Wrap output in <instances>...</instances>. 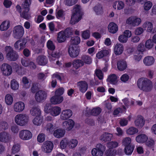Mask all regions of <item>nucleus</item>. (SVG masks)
Returning a JSON list of instances; mask_svg holds the SVG:
<instances>
[{
  "mask_svg": "<svg viewBox=\"0 0 156 156\" xmlns=\"http://www.w3.org/2000/svg\"><path fill=\"white\" fill-rule=\"evenodd\" d=\"M90 32L89 30H86L82 32V37L84 39L86 40L89 38Z\"/></svg>",
  "mask_w": 156,
  "mask_h": 156,
  "instance_id": "4d7b16f0",
  "label": "nucleus"
},
{
  "mask_svg": "<svg viewBox=\"0 0 156 156\" xmlns=\"http://www.w3.org/2000/svg\"><path fill=\"white\" fill-rule=\"evenodd\" d=\"M80 51V48L77 45H70L68 48V53L71 58H75L77 57L79 54Z\"/></svg>",
  "mask_w": 156,
  "mask_h": 156,
  "instance_id": "1a4fd4ad",
  "label": "nucleus"
},
{
  "mask_svg": "<svg viewBox=\"0 0 156 156\" xmlns=\"http://www.w3.org/2000/svg\"><path fill=\"white\" fill-rule=\"evenodd\" d=\"M93 9L97 15H101L103 13L102 7L100 5H96L94 7Z\"/></svg>",
  "mask_w": 156,
  "mask_h": 156,
  "instance_id": "49530a36",
  "label": "nucleus"
},
{
  "mask_svg": "<svg viewBox=\"0 0 156 156\" xmlns=\"http://www.w3.org/2000/svg\"><path fill=\"white\" fill-rule=\"evenodd\" d=\"M143 28L147 29L148 32H152L153 28L152 23L150 22L147 21L144 23L142 26Z\"/></svg>",
  "mask_w": 156,
  "mask_h": 156,
  "instance_id": "ea45409f",
  "label": "nucleus"
},
{
  "mask_svg": "<svg viewBox=\"0 0 156 156\" xmlns=\"http://www.w3.org/2000/svg\"><path fill=\"white\" fill-rule=\"evenodd\" d=\"M21 63L23 66L26 67L29 66L30 68L32 67L33 68H35L36 67L35 65L33 62H30L28 60H22Z\"/></svg>",
  "mask_w": 156,
  "mask_h": 156,
  "instance_id": "a18cd8bd",
  "label": "nucleus"
},
{
  "mask_svg": "<svg viewBox=\"0 0 156 156\" xmlns=\"http://www.w3.org/2000/svg\"><path fill=\"white\" fill-rule=\"evenodd\" d=\"M72 114V112L70 109L64 110L62 111L60 115V119L62 120H66L70 118Z\"/></svg>",
  "mask_w": 156,
  "mask_h": 156,
  "instance_id": "f3484780",
  "label": "nucleus"
},
{
  "mask_svg": "<svg viewBox=\"0 0 156 156\" xmlns=\"http://www.w3.org/2000/svg\"><path fill=\"white\" fill-rule=\"evenodd\" d=\"M14 121L17 125L21 126H25L28 123L29 121V117L25 114H18L15 116Z\"/></svg>",
  "mask_w": 156,
  "mask_h": 156,
  "instance_id": "7ed1b4c3",
  "label": "nucleus"
},
{
  "mask_svg": "<svg viewBox=\"0 0 156 156\" xmlns=\"http://www.w3.org/2000/svg\"><path fill=\"white\" fill-rule=\"evenodd\" d=\"M44 111L47 113H49L53 116L58 115L61 113V109L60 107L55 106L52 107L49 104H46L44 106Z\"/></svg>",
  "mask_w": 156,
  "mask_h": 156,
  "instance_id": "20e7f679",
  "label": "nucleus"
},
{
  "mask_svg": "<svg viewBox=\"0 0 156 156\" xmlns=\"http://www.w3.org/2000/svg\"><path fill=\"white\" fill-rule=\"evenodd\" d=\"M126 109V108L125 107H123L122 109L120 108H118L114 111L113 114L114 115H117L120 113L124 112Z\"/></svg>",
  "mask_w": 156,
  "mask_h": 156,
  "instance_id": "e2e57ef3",
  "label": "nucleus"
},
{
  "mask_svg": "<svg viewBox=\"0 0 156 156\" xmlns=\"http://www.w3.org/2000/svg\"><path fill=\"white\" fill-rule=\"evenodd\" d=\"M106 146L108 149L105 151L106 155L107 156H114L116 152L115 148L118 147V143L115 141L110 142L107 144Z\"/></svg>",
  "mask_w": 156,
  "mask_h": 156,
  "instance_id": "39448f33",
  "label": "nucleus"
},
{
  "mask_svg": "<svg viewBox=\"0 0 156 156\" xmlns=\"http://www.w3.org/2000/svg\"><path fill=\"white\" fill-rule=\"evenodd\" d=\"M136 142L139 143H143L148 140V137L145 134H142L137 136L136 138Z\"/></svg>",
  "mask_w": 156,
  "mask_h": 156,
  "instance_id": "72a5a7b5",
  "label": "nucleus"
},
{
  "mask_svg": "<svg viewBox=\"0 0 156 156\" xmlns=\"http://www.w3.org/2000/svg\"><path fill=\"white\" fill-rule=\"evenodd\" d=\"M131 142V139L129 137L124 138L122 141L123 145L125 147L129 146H131L130 144Z\"/></svg>",
  "mask_w": 156,
  "mask_h": 156,
  "instance_id": "69168bd1",
  "label": "nucleus"
},
{
  "mask_svg": "<svg viewBox=\"0 0 156 156\" xmlns=\"http://www.w3.org/2000/svg\"><path fill=\"white\" fill-rule=\"evenodd\" d=\"M68 139L67 138H63L60 141L59 147L62 149L68 148Z\"/></svg>",
  "mask_w": 156,
  "mask_h": 156,
  "instance_id": "e433bc0d",
  "label": "nucleus"
},
{
  "mask_svg": "<svg viewBox=\"0 0 156 156\" xmlns=\"http://www.w3.org/2000/svg\"><path fill=\"white\" fill-rule=\"evenodd\" d=\"M67 38L63 31H61L58 34L57 41L59 43H62L66 41Z\"/></svg>",
  "mask_w": 156,
  "mask_h": 156,
  "instance_id": "7c9ffc66",
  "label": "nucleus"
},
{
  "mask_svg": "<svg viewBox=\"0 0 156 156\" xmlns=\"http://www.w3.org/2000/svg\"><path fill=\"white\" fill-rule=\"evenodd\" d=\"M123 50V46L121 44L117 43L114 46V52L116 55H121Z\"/></svg>",
  "mask_w": 156,
  "mask_h": 156,
  "instance_id": "b1692460",
  "label": "nucleus"
},
{
  "mask_svg": "<svg viewBox=\"0 0 156 156\" xmlns=\"http://www.w3.org/2000/svg\"><path fill=\"white\" fill-rule=\"evenodd\" d=\"M31 114L33 116H37L40 115L41 111L40 109L37 108H32L30 111Z\"/></svg>",
  "mask_w": 156,
  "mask_h": 156,
  "instance_id": "3c124183",
  "label": "nucleus"
},
{
  "mask_svg": "<svg viewBox=\"0 0 156 156\" xmlns=\"http://www.w3.org/2000/svg\"><path fill=\"white\" fill-rule=\"evenodd\" d=\"M5 101L6 105H12L13 101L12 96L9 94H6L5 97Z\"/></svg>",
  "mask_w": 156,
  "mask_h": 156,
  "instance_id": "c9c22d12",
  "label": "nucleus"
},
{
  "mask_svg": "<svg viewBox=\"0 0 156 156\" xmlns=\"http://www.w3.org/2000/svg\"><path fill=\"white\" fill-rule=\"evenodd\" d=\"M137 84L139 89L145 91L150 90L152 87V82L146 78H141L139 79Z\"/></svg>",
  "mask_w": 156,
  "mask_h": 156,
  "instance_id": "f257e3e1",
  "label": "nucleus"
},
{
  "mask_svg": "<svg viewBox=\"0 0 156 156\" xmlns=\"http://www.w3.org/2000/svg\"><path fill=\"white\" fill-rule=\"evenodd\" d=\"M31 0H25V2L23 6V10L24 12L21 14V16L25 19H27L28 17L27 12L29 10V6L31 4Z\"/></svg>",
  "mask_w": 156,
  "mask_h": 156,
  "instance_id": "ddd939ff",
  "label": "nucleus"
},
{
  "mask_svg": "<svg viewBox=\"0 0 156 156\" xmlns=\"http://www.w3.org/2000/svg\"><path fill=\"white\" fill-rule=\"evenodd\" d=\"M24 34V29L21 25L15 26L13 29V35L14 37L18 38L23 36Z\"/></svg>",
  "mask_w": 156,
  "mask_h": 156,
  "instance_id": "f8f14e48",
  "label": "nucleus"
},
{
  "mask_svg": "<svg viewBox=\"0 0 156 156\" xmlns=\"http://www.w3.org/2000/svg\"><path fill=\"white\" fill-rule=\"evenodd\" d=\"M71 44V45H77L79 44L80 42V39L79 37L76 36L72 37L70 41Z\"/></svg>",
  "mask_w": 156,
  "mask_h": 156,
  "instance_id": "09e8293b",
  "label": "nucleus"
},
{
  "mask_svg": "<svg viewBox=\"0 0 156 156\" xmlns=\"http://www.w3.org/2000/svg\"><path fill=\"white\" fill-rule=\"evenodd\" d=\"M101 112V109L99 107H96L91 110H89V112L91 115L96 116L99 115Z\"/></svg>",
  "mask_w": 156,
  "mask_h": 156,
  "instance_id": "de8ad7c7",
  "label": "nucleus"
},
{
  "mask_svg": "<svg viewBox=\"0 0 156 156\" xmlns=\"http://www.w3.org/2000/svg\"><path fill=\"white\" fill-rule=\"evenodd\" d=\"M10 22L9 20H5L0 25V30L2 31L7 30L9 27Z\"/></svg>",
  "mask_w": 156,
  "mask_h": 156,
  "instance_id": "a19ab883",
  "label": "nucleus"
},
{
  "mask_svg": "<svg viewBox=\"0 0 156 156\" xmlns=\"http://www.w3.org/2000/svg\"><path fill=\"white\" fill-rule=\"evenodd\" d=\"M74 124V121L70 119L63 122L62 126L66 130L69 131L73 128Z\"/></svg>",
  "mask_w": 156,
  "mask_h": 156,
  "instance_id": "a211bd4d",
  "label": "nucleus"
},
{
  "mask_svg": "<svg viewBox=\"0 0 156 156\" xmlns=\"http://www.w3.org/2000/svg\"><path fill=\"white\" fill-rule=\"evenodd\" d=\"M134 148V147L131 145L125 147V152L126 154L127 155L131 154L133 151Z\"/></svg>",
  "mask_w": 156,
  "mask_h": 156,
  "instance_id": "5fc2aeb1",
  "label": "nucleus"
},
{
  "mask_svg": "<svg viewBox=\"0 0 156 156\" xmlns=\"http://www.w3.org/2000/svg\"><path fill=\"white\" fill-rule=\"evenodd\" d=\"M65 130L59 128L55 130L53 133L54 136L58 138H60L63 137L65 134Z\"/></svg>",
  "mask_w": 156,
  "mask_h": 156,
  "instance_id": "bb28decb",
  "label": "nucleus"
},
{
  "mask_svg": "<svg viewBox=\"0 0 156 156\" xmlns=\"http://www.w3.org/2000/svg\"><path fill=\"white\" fill-rule=\"evenodd\" d=\"M154 43L151 39H149L147 40L145 44L146 48L148 50L151 49L154 46Z\"/></svg>",
  "mask_w": 156,
  "mask_h": 156,
  "instance_id": "8fccbe9b",
  "label": "nucleus"
},
{
  "mask_svg": "<svg viewBox=\"0 0 156 156\" xmlns=\"http://www.w3.org/2000/svg\"><path fill=\"white\" fill-rule=\"evenodd\" d=\"M63 99L64 98L62 96H57L55 95L51 98L50 101L52 104L56 105L61 103Z\"/></svg>",
  "mask_w": 156,
  "mask_h": 156,
  "instance_id": "6ab92c4d",
  "label": "nucleus"
},
{
  "mask_svg": "<svg viewBox=\"0 0 156 156\" xmlns=\"http://www.w3.org/2000/svg\"><path fill=\"white\" fill-rule=\"evenodd\" d=\"M129 77L128 75L126 73L122 75L120 77V80L123 83H126L129 80Z\"/></svg>",
  "mask_w": 156,
  "mask_h": 156,
  "instance_id": "0e129e2a",
  "label": "nucleus"
},
{
  "mask_svg": "<svg viewBox=\"0 0 156 156\" xmlns=\"http://www.w3.org/2000/svg\"><path fill=\"white\" fill-rule=\"evenodd\" d=\"M25 108V104L21 101L15 102L13 105V110L16 112L20 113L23 112Z\"/></svg>",
  "mask_w": 156,
  "mask_h": 156,
  "instance_id": "4468645a",
  "label": "nucleus"
},
{
  "mask_svg": "<svg viewBox=\"0 0 156 156\" xmlns=\"http://www.w3.org/2000/svg\"><path fill=\"white\" fill-rule=\"evenodd\" d=\"M105 151V146L101 144H96L95 147L91 150V155L92 156H103Z\"/></svg>",
  "mask_w": 156,
  "mask_h": 156,
  "instance_id": "423d86ee",
  "label": "nucleus"
},
{
  "mask_svg": "<svg viewBox=\"0 0 156 156\" xmlns=\"http://www.w3.org/2000/svg\"><path fill=\"white\" fill-rule=\"evenodd\" d=\"M72 65L74 68L77 69L83 66L84 65V63L81 60L75 59L73 61Z\"/></svg>",
  "mask_w": 156,
  "mask_h": 156,
  "instance_id": "37998d69",
  "label": "nucleus"
},
{
  "mask_svg": "<svg viewBox=\"0 0 156 156\" xmlns=\"http://www.w3.org/2000/svg\"><path fill=\"white\" fill-rule=\"evenodd\" d=\"M20 138L23 140H28L32 136L31 132L27 130H23L20 131L19 133Z\"/></svg>",
  "mask_w": 156,
  "mask_h": 156,
  "instance_id": "9b49d317",
  "label": "nucleus"
},
{
  "mask_svg": "<svg viewBox=\"0 0 156 156\" xmlns=\"http://www.w3.org/2000/svg\"><path fill=\"white\" fill-rule=\"evenodd\" d=\"M0 69L2 74L5 76H9L12 73L11 66L7 63H3L1 66Z\"/></svg>",
  "mask_w": 156,
  "mask_h": 156,
  "instance_id": "9d476101",
  "label": "nucleus"
},
{
  "mask_svg": "<svg viewBox=\"0 0 156 156\" xmlns=\"http://www.w3.org/2000/svg\"><path fill=\"white\" fill-rule=\"evenodd\" d=\"M77 85L79 90L82 93H85L87 89L88 84L85 81H83L78 82Z\"/></svg>",
  "mask_w": 156,
  "mask_h": 156,
  "instance_id": "aec40b11",
  "label": "nucleus"
},
{
  "mask_svg": "<svg viewBox=\"0 0 156 156\" xmlns=\"http://www.w3.org/2000/svg\"><path fill=\"white\" fill-rule=\"evenodd\" d=\"M118 77L115 74H112L109 75L107 79V80L110 83L112 84H115L117 82Z\"/></svg>",
  "mask_w": 156,
  "mask_h": 156,
  "instance_id": "4c0bfd02",
  "label": "nucleus"
},
{
  "mask_svg": "<svg viewBox=\"0 0 156 156\" xmlns=\"http://www.w3.org/2000/svg\"><path fill=\"white\" fill-rule=\"evenodd\" d=\"M48 54L49 55V57L50 61L55 60L56 58H58L59 56V54L55 52H52L51 54L48 52Z\"/></svg>",
  "mask_w": 156,
  "mask_h": 156,
  "instance_id": "864d4df0",
  "label": "nucleus"
},
{
  "mask_svg": "<svg viewBox=\"0 0 156 156\" xmlns=\"http://www.w3.org/2000/svg\"><path fill=\"white\" fill-rule=\"evenodd\" d=\"M117 68L120 71H123L126 69L127 67L126 62L124 61H120L118 62Z\"/></svg>",
  "mask_w": 156,
  "mask_h": 156,
  "instance_id": "58836bf2",
  "label": "nucleus"
},
{
  "mask_svg": "<svg viewBox=\"0 0 156 156\" xmlns=\"http://www.w3.org/2000/svg\"><path fill=\"white\" fill-rule=\"evenodd\" d=\"M13 69L14 70L20 75H23V73H22V68L17 64H15L14 66Z\"/></svg>",
  "mask_w": 156,
  "mask_h": 156,
  "instance_id": "bf43d9fd",
  "label": "nucleus"
},
{
  "mask_svg": "<svg viewBox=\"0 0 156 156\" xmlns=\"http://www.w3.org/2000/svg\"><path fill=\"white\" fill-rule=\"evenodd\" d=\"M26 43L25 40L18 41L15 44V48L17 50H20L25 47Z\"/></svg>",
  "mask_w": 156,
  "mask_h": 156,
  "instance_id": "5701e85b",
  "label": "nucleus"
},
{
  "mask_svg": "<svg viewBox=\"0 0 156 156\" xmlns=\"http://www.w3.org/2000/svg\"><path fill=\"white\" fill-rule=\"evenodd\" d=\"M63 31L66 37L68 38L73 34V30L72 28L68 27L66 29Z\"/></svg>",
  "mask_w": 156,
  "mask_h": 156,
  "instance_id": "13d9d810",
  "label": "nucleus"
},
{
  "mask_svg": "<svg viewBox=\"0 0 156 156\" xmlns=\"http://www.w3.org/2000/svg\"><path fill=\"white\" fill-rule=\"evenodd\" d=\"M78 144V141L76 139L73 138L68 140V148L69 149H74L77 146Z\"/></svg>",
  "mask_w": 156,
  "mask_h": 156,
  "instance_id": "2f4dec72",
  "label": "nucleus"
},
{
  "mask_svg": "<svg viewBox=\"0 0 156 156\" xmlns=\"http://www.w3.org/2000/svg\"><path fill=\"white\" fill-rule=\"evenodd\" d=\"M138 131L137 128L134 127H131L126 130V133L128 135H131L137 133Z\"/></svg>",
  "mask_w": 156,
  "mask_h": 156,
  "instance_id": "c03bdc74",
  "label": "nucleus"
},
{
  "mask_svg": "<svg viewBox=\"0 0 156 156\" xmlns=\"http://www.w3.org/2000/svg\"><path fill=\"white\" fill-rule=\"evenodd\" d=\"M108 30L110 33L113 34H115L118 31V26L115 23L111 22L108 25Z\"/></svg>",
  "mask_w": 156,
  "mask_h": 156,
  "instance_id": "393cba45",
  "label": "nucleus"
},
{
  "mask_svg": "<svg viewBox=\"0 0 156 156\" xmlns=\"http://www.w3.org/2000/svg\"><path fill=\"white\" fill-rule=\"evenodd\" d=\"M20 145L18 144H14L12 147V152L14 154L18 153L20 150Z\"/></svg>",
  "mask_w": 156,
  "mask_h": 156,
  "instance_id": "052dcab7",
  "label": "nucleus"
},
{
  "mask_svg": "<svg viewBox=\"0 0 156 156\" xmlns=\"http://www.w3.org/2000/svg\"><path fill=\"white\" fill-rule=\"evenodd\" d=\"M143 62L145 66H149L154 64L155 60L152 56H147L144 58Z\"/></svg>",
  "mask_w": 156,
  "mask_h": 156,
  "instance_id": "a878e982",
  "label": "nucleus"
},
{
  "mask_svg": "<svg viewBox=\"0 0 156 156\" xmlns=\"http://www.w3.org/2000/svg\"><path fill=\"white\" fill-rule=\"evenodd\" d=\"M113 135L112 134L108 133H104L100 137L101 140L105 142L109 141L112 139Z\"/></svg>",
  "mask_w": 156,
  "mask_h": 156,
  "instance_id": "c756f323",
  "label": "nucleus"
},
{
  "mask_svg": "<svg viewBox=\"0 0 156 156\" xmlns=\"http://www.w3.org/2000/svg\"><path fill=\"white\" fill-rule=\"evenodd\" d=\"M19 87V84L18 81L15 79H13L10 82V87L11 89L16 90L18 89Z\"/></svg>",
  "mask_w": 156,
  "mask_h": 156,
  "instance_id": "79ce46f5",
  "label": "nucleus"
},
{
  "mask_svg": "<svg viewBox=\"0 0 156 156\" xmlns=\"http://www.w3.org/2000/svg\"><path fill=\"white\" fill-rule=\"evenodd\" d=\"M33 124L35 126H40L43 122V119L42 117L40 115L36 116L32 121Z\"/></svg>",
  "mask_w": 156,
  "mask_h": 156,
  "instance_id": "473e14b6",
  "label": "nucleus"
},
{
  "mask_svg": "<svg viewBox=\"0 0 156 156\" xmlns=\"http://www.w3.org/2000/svg\"><path fill=\"white\" fill-rule=\"evenodd\" d=\"M72 14L70 23L74 24L78 22L81 19L82 16L81 9L80 5H75L72 10Z\"/></svg>",
  "mask_w": 156,
  "mask_h": 156,
  "instance_id": "f03ea898",
  "label": "nucleus"
},
{
  "mask_svg": "<svg viewBox=\"0 0 156 156\" xmlns=\"http://www.w3.org/2000/svg\"><path fill=\"white\" fill-rule=\"evenodd\" d=\"M110 49L103 50L98 52L96 54V57L98 59H101L104 57L110 54Z\"/></svg>",
  "mask_w": 156,
  "mask_h": 156,
  "instance_id": "412c9836",
  "label": "nucleus"
},
{
  "mask_svg": "<svg viewBox=\"0 0 156 156\" xmlns=\"http://www.w3.org/2000/svg\"><path fill=\"white\" fill-rule=\"evenodd\" d=\"M5 51L6 53V58L9 60L16 61L18 58V55L13 51L10 46H6L5 48Z\"/></svg>",
  "mask_w": 156,
  "mask_h": 156,
  "instance_id": "0eeeda50",
  "label": "nucleus"
},
{
  "mask_svg": "<svg viewBox=\"0 0 156 156\" xmlns=\"http://www.w3.org/2000/svg\"><path fill=\"white\" fill-rule=\"evenodd\" d=\"M145 121L143 118L141 116H138L135 121V126L139 128L142 127L144 125Z\"/></svg>",
  "mask_w": 156,
  "mask_h": 156,
  "instance_id": "cd10ccee",
  "label": "nucleus"
},
{
  "mask_svg": "<svg viewBox=\"0 0 156 156\" xmlns=\"http://www.w3.org/2000/svg\"><path fill=\"white\" fill-rule=\"evenodd\" d=\"M11 139L9 134L5 132L0 133V141L4 142H9Z\"/></svg>",
  "mask_w": 156,
  "mask_h": 156,
  "instance_id": "4be33fe9",
  "label": "nucleus"
},
{
  "mask_svg": "<svg viewBox=\"0 0 156 156\" xmlns=\"http://www.w3.org/2000/svg\"><path fill=\"white\" fill-rule=\"evenodd\" d=\"M47 94L43 90H39L37 92L35 95L36 100L38 102H40L46 98Z\"/></svg>",
  "mask_w": 156,
  "mask_h": 156,
  "instance_id": "dca6fc26",
  "label": "nucleus"
},
{
  "mask_svg": "<svg viewBox=\"0 0 156 156\" xmlns=\"http://www.w3.org/2000/svg\"><path fill=\"white\" fill-rule=\"evenodd\" d=\"M48 27L50 31L54 32L58 31L56 28H55V25L53 22H51L48 23Z\"/></svg>",
  "mask_w": 156,
  "mask_h": 156,
  "instance_id": "338daca9",
  "label": "nucleus"
},
{
  "mask_svg": "<svg viewBox=\"0 0 156 156\" xmlns=\"http://www.w3.org/2000/svg\"><path fill=\"white\" fill-rule=\"evenodd\" d=\"M22 83L24 87L26 88H28L30 87V84L28 79L26 77H23L22 80Z\"/></svg>",
  "mask_w": 156,
  "mask_h": 156,
  "instance_id": "774afa93",
  "label": "nucleus"
},
{
  "mask_svg": "<svg viewBox=\"0 0 156 156\" xmlns=\"http://www.w3.org/2000/svg\"><path fill=\"white\" fill-rule=\"evenodd\" d=\"M141 22V19L136 16H131L127 18L126 20V24L133 27L138 26Z\"/></svg>",
  "mask_w": 156,
  "mask_h": 156,
  "instance_id": "6e6552de",
  "label": "nucleus"
},
{
  "mask_svg": "<svg viewBox=\"0 0 156 156\" xmlns=\"http://www.w3.org/2000/svg\"><path fill=\"white\" fill-rule=\"evenodd\" d=\"M131 118V116H129L126 119H122L120 121V124L121 126H125L127 125L128 121L130 120Z\"/></svg>",
  "mask_w": 156,
  "mask_h": 156,
  "instance_id": "680f3d73",
  "label": "nucleus"
},
{
  "mask_svg": "<svg viewBox=\"0 0 156 156\" xmlns=\"http://www.w3.org/2000/svg\"><path fill=\"white\" fill-rule=\"evenodd\" d=\"M112 6L115 9L121 10L122 9L125 7L124 2L121 1H116L114 2Z\"/></svg>",
  "mask_w": 156,
  "mask_h": 156,
  "instance_id": "c85d7f7f",
  "label": "nucleus"
},
{
  "mask_svg": "<svg viewBox=\"0 0 156 156\" xmlns=\"http://www.w3.org/2000/svg\"><path fill=\"white\" fill-rule=\"evenodd\" d=\"M53 147V144L52 142L48 141L45 142L42 147V150L44 152L49 153L51 152Z\"/></svg>",
  "mask_w": 156,
  "mask_h": 156,
  "instance_id": "2eb2a0df",
  "label": "nucleus"
},
{
  "mask_svg": "<svg viewBox=\"0 0 156 156\" xmlns=\"http://www.w3.org/2000/svg\"><path fill=\"white\" fill-rule=\"evenodd\" d=\"M143 54L139 53L136 51L135 54L133 56V59L136 61L139 62L141 60L143 56Z\"/></svg>",
  "mask_w": 156,
  "mask_h": 156,
  "instance_id": "6e6d98bb",
  "label": "nucleus"
},
{
  "mask_svg": "<svg viewBox=\"0 0 156 156\" xmlns=\"http://www.w3.org/2000/svg\"><path fill=\"white\" fill-rule=\"evenodd\" d=\"M37 62L40 65H44L47 62V59L45 56H40L37 57Z\"/></svg>",
  "mask_w": 156,
  "mask_h": 156,
  "instance_id": "f704fd0d",
  "label": "nucleus"
},
{
  "mask_svg": "<svg viewBox=\"0 0 156 156\" xmlns=\"http://www.w3.org/2000/svg\"><path fill=\"white\" fill-rule=\"evenodd\" d=\"M146 48L143 43L139 44L137 47L136 51L143 54V52L146 51Z\"/></svg>",
  "mask_w": 156,
  "mask_h": 156,
  "instance_id": "603ef678",
  "label": "nucleus"
}]
</instances>
